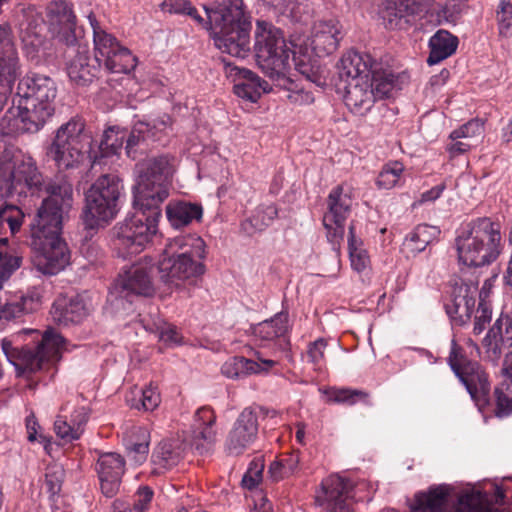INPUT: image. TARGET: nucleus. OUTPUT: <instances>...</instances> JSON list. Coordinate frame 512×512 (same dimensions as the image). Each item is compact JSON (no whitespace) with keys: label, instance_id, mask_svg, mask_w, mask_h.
I'll return each instance as SVG.
<instances>
[{"label":"nucleus","instance_id":"obj_53","mask_svg":"<svg viewBox=\"0 0 512 512\" xmlns=\"http://www.w3.org/2000/svg\"><path fill=\"white\" fill-rule=\"evenodd\" d=\"M54 431L57 437L63 440L65 443H71L78 440L80 437L74 433L73 424L64 415H58L54 422Z\"/></svg>","mask_w":512,"mask_h":512},{"label":"nucleus","instance_id":"obj_35","mask_svg":"<svg viewBox=\"0 0 512 512\" xmlns=\"http://www.w3.org/2000/svg\"><path fill=\"white\" fill-rule=\"evenodd\" d=\"M369 57L358 52H348L342 56L338 64L340 80L347 83L358 77H370L372 66L368 63Z\"/></svg>","mask_w":512,"mask_h":512},{"label":"nucleus","instance_id":"obj_31","mask_svg":"<svg viewBox=\"0 0 512 512\" xmlns=\"http://www.w3.org/2000/svg\"><path fill=\"white\" fill-rule=\"evenodd\" d=\"M203 208L200 204L186 201H170L166 206V216L172 227L179 229L193 221H200Z\"/></svg>","mask_w":512,"mask_h":512},{"label":"nucleus","instance_id":"obj_62","mask_svg":"<svg viewBox=\"0 0 512 512\" xmlns=\"http://www.w3.org/2000/svg\"><path fill=\"white\" fill-rule=\"evenodd\" d=\"M159 339L167 345H179L182 337L178 333L177 329L173 326H165L160 330Z\"/></svg>","mask_w":512,"mask_h":512},{"label":"nucleus","instance_id":"obj_57","mask_svg":"<svg viewBox=\"0 0 512 512\" xmlns=\"http://www.w3.org/2000/svg\"><path fill=\"white\" fill-rule=\"evenodd\" d=\"M63 470L61 467L54 466L49 468L45 475V485L47 491L52 495H56L61 490Z\"/></svg>","mask_w":512,"mask_h":512},{"label":"nucleus","instance_id":"obj_56","mask_svg":"<svg viewBox=\"0 0 512 512\" xmlns=\"http://www.w3.org/2000/svg\"><path fill=\"white\" fill-rule=\"evenodd\" d=\"M327 342L323 338H318L308 345L307 356L309 361L317 368H321L324 362V352Z\"/></svg>","mask_w":512,"mask_h":512},{"label":"nucleus","instance_id":"obj_10","mask_svg":"<svg viewBox=\"0 0 512 512\" xmlns=\"http://www.w3.org/2000/svg\"><path fill=\"white\" fill-rule=\"evenodd\" d=\"M254 51L263 73L273 81H285L290 69L291 50L282 31L271 22L257 20Z\"/></svg>","mask_w":512,"mask_h":512},{"label":"nucleus","instance_id":"obj_23","mask_svg":"<svg viewBox=\"0 0 512 512\" xmlns=\"http://www.w3.org/2000/svg\"><path fill=\"white\" fill-rule=\"evenodd\" d=\"M96 471L102 493L109 498L116 495L125 472L124 458L114 452L102 453L98 457Z\"/></svg>","mask_w":512,"mask_h":512},{"label":"nucleus","instance_id":"obj_18","mask_svg":"<svg viewBox=\"0 0 512 512\" xmlns=\"http://www.w3.org/2000/svg\"><path fill=\"white\" fill-rule=\"evenodd\" d=\"M10 33L8 24L0 25V111L6 104L19 75L18 56Z\"/></svg>","mask_w":512,"mask_h":512},{"label":"nucleus","instance_id":"obj_43","mask_svg":"<svg viewBox=\"0 0 512 512\" xmlns=\"http://www.w3.org/2000/svg\"><path fill=\"white\" fill-rule=\"evenodd\" d=\"M104 66L112 73H130L137 65V59L129 49L122 45L104 62Z\"/></svg>","mask_w":512,"mask_h":512},{"label":"nucleus","instance_id":"obj_20","mask_svg":"<svg viewBox=\"0 0 512 512\" xmlns=\"http://www.w3.org/2000/svg\"><path fill=\"white\" fill-rule=\"evenodd\" d=\"M152 267V260L145 257L124 271L117 282V286L121 288V295L117 301L122 302L123 298H127L129 295L152 296L155 292L151 278Z\"/></svg>","mask_w":512,"mask_h":512},{"label":"nucleus","instance_id":"obj_54","mask_svg":"<svg viewBox=\"0 0 512 512\" xmlns=\"http://www.w3.org/2000/svg\"><path fill=\"white\" fill-rule=\"evenodd\" d=\"M153 495V490L150 487H140L135 494L132 506L129 505V510L131 512H146L150 507Z\"/></svg>","mask_w":512,"mask_h":512},{"label":"nucleus","instance_id":"obj_8","mask_svg":"<svg viewBox=\"0 0 512 512\" xmlns=\"http://www.w3.org/2000/svg\"><path fill=\"white\" fill-rule=\"evenodd\" d=\"M92 142L85 123L79 118H72L56 130L47 148V156L59 170L78 169L87 161L92 164Z\"/></svg>","mask_w":512,"mask_h":512},{"label":"nucleus","instance_id":"obj_26","mask_svg":"<svg viewBox=\"0 0 512 512\" xmlns=\"http://www.w3.org/2000/svg\"><path fill=\"white\" fill-rule=\"evenodd\" d=\"M344 90L345 104L356 114L363 115L371 109L376 101L370 77L353 78L344 83Z\"/></svg>","mask_w":512,"mask_h":512},{"label":"nucleus","instance_id":"obj_49","mask_svg":"<svg viewBox=\"0 0 512 512\" xmlns=\"http://www.w3.org/2000/svg\"><path fill=\"white\" fill-rule=\"evenodd\" d=\"M155 134L152 132L151 124L144 121L137 122L126 141V153L131 156L133 150L141 143L147 141L150 138H154Z\"/></svg>","mask_w":512,"mask_h":512},{"label":"nucleus","instance_id":"obj_30","mask_svg":"<svg viewBox=\"0 0 512 512\" xmlns=\"http://www.w3.org/2000/svg\"><path fill=\"white\" fill-rule=\"evenodd\" d=\"M91 304L84 296L77 295L65 305L54 304L51 314L53 320L61 325L78 324L88 317Z\"/></svg>","mask_w":512,"mask_h":512},{"label":"nucleus","instance_id":"obj_27","mask_svg":"<svg viewBox=\"0 0 512 512\" xmlns=\"http://www.w3.org/2000/svg\"><path fill=\"white\" fill-rule=\"evenodd\" d=\"M253 335L264 343L278 341L281 349L289 347L287 337L290 331L289 315L287 312H279L270 319L264 320L252 327Z\"/></svg>","mask_w":512,"mask_h":512},{"label":"nucleus","instance_id":"obj_34","mask_svg":"<svg viewBox=\"0 0 512 512\" xmlns=\"http://www.w3.org/2000/svg\"><path fill=\"white\" fill-rule=\"evenodd\" d=\"M126 133L122 130L111 127L107 129L98 146V153L93 155L92 168L105 166L109 159L118 156L122 149Z\"/></svg>","mask_w":512,"mask_h":512},{"label":"nucleus","instance_id":"obj_29","mask_svg":"<svg viewBox=\"0 0 512 512\" xmlns=\"http://www.w3.org/2000/svg\"><path fill=\"white\" fill-rule=\"evenodd\" d=\"M276 365V361L264 359L257 355V360L247 359L241 356L229 358L221 367L224 376L231 379H240L251 374L269 371Z\"/></svg>","mask_w":512,"mask_h":512},{"label":"nucleus","instance_id":"obj_3","mask_svg":"<svg viewBox=\"0 0 512 512\" xmlns=\"http://www.w3.org/2000/svg\"><path fill=\"white\" fill-rule=\"evenodd\" d=\"M35 329H23L2 340L7 360L22 371L35 373L53 368L66 350L64 337L48 327L42 334Z\"/></svg>","mask_w":512,"mask_h":512},{"label":"nucleus","instance_id":"obj_2","mask_svg":"<svg viewBox=\"0 0 512 512\" xmlns=\"http://www.w3.org/2000/svg\"><path fill=\"white\" fill-rule=\"evenodd\" d=\"M15 106L2 119L6 133H36L55 112L57 87L48 76H25L17 86Z\"/></svg>","mask_w":512,"mask_h":512},{"label":"nucleus","instance_id":"obj_15","mask_svg":"<svg viewBox=\"0 0 512 512\" xmlns=\"http://www.w3.org/2000/svg\"><path fill=\"white\" fill-rule=\"evenodd\" d=\"M354 498L353 483L333 474L322 481L316 495V502L327 512H355L352 506Z\"/></svg>","mask_w":512,"mask_h":512},{"label":"nucleus","instance_id":"obj_55","mask_svg":"<svg viewBox=\"0 0 512 512\" xmlns=\"http://www.w3.org/2000/svg\"><path fill=\"white\" fill-rule=\"evenodd\" d=\"M368 393L357 389H338L334 392L333 399L338 403L355 404L357 401H366Z\"/></svg>","mask_w":512,"mask_h":512},{"label":"nucleus","instance_id":"obj_16","mask_svg":"<svg viewBox=\"0 0 512 512\" xmlns=\"http://www.w3.org/2000/svg\"><path fill=\"white\" fill-rule=\"evenodd\" d=\"M260 411L262 408L247 407L239 414L225 440V450L229 455H241L256 442Z\"/></svg>","mask_w":512,"mask_h":512},{"label":"nucleus","instance_id":"obj_14","mask_svg":"<svg viewBox=\"0 0 512 512\" xmlns=\"http://www.w3.org/2000/svg\"><path fill=\"white\" fill-rule=\"evenodd\" d=\"M36 251L33 259L36 270L44 275H57L70 264L71 252L63 237L31 241Z\"/></svg>","mask_w":512,"mask_h":512},{"label":"nucleus","instance_id":"obj_7","mask_svg":"<svg viewBox=\"0 0 512 512\" xmlns=\"http://www.w3.org/2000/svg\"><path fill=\"white\" fill-rule=\"evenodd\" d=\"M45 191V198L30 223L32 240L51 239L62 236L63 221L73 203V187L66 179L45 182L39 192Z\"/></svg>","mask_w":512,"mask_h":512},{"label":"nucleus","instance_id":"obj_64","mask_svg":"<svg viewBox=\"0 0 512 512\" xmlns=\"http://www.w3.org/2000/svg\"><path fill=\"white\" fill-rule=\"evenodd\" d=\"M445 189H446L445 183H440V184L432 187L431 189H429L421 194V196L418 200V203L423 204L426 202H434L442 195V193L444 192Z\"/></svg>","mask_w":512,"mask_h":512},{"label":"nucleus","instance_id":"obj_40","mask_svg":"<svg viewBox=\"0 0 512 512\" xmlns=\"http://www.w3.org/2000/svg\"><path fill=\"white\" fill-rule=\"evenodd\" d=\"M150 434L144 427H133L125 438L126 449L136 464H142L149 452Z\"/></svg>","mask_w":512,"mask_h":512},{"label":"nucleus","instance_id":"obj_48","mask_svg":"<svg viewBox=\"0 0 512 512\" xmlns=\"http://www.w3.org/2000/svg\"><path fill=\"white\" fill-rule=\"evenodd\" d=\"M404 172V166L398 161L385 164L377 177L376 184L382 189H391L398 185Z\"/></svg>","mask_w":512,"mask_h":512},{"label":"nucleus","instance_id":"obj_46","mask_svg":"<svg viewBox=\"0 0 512 512\" xmlns=\"http://www.w3.org/2000/svg\"><path fill=\"white\" fill-rule=\"evenodd\" d=\"M161 9L170 14L189 16L200 27L206 24L207 17H202L189 0H164Z\"/></svg>","mask_w":512,"mask_h":512},{"label":"nucleus","instance_id":"obj_38","mask_svg":"<svg viewBox=\"0 0 512 512\" xmlns=\"http://www.w3.org/2000/svg\"><path fill=\"white\" fill-rule=\"evenodd\" d=\"M458 39L446 30H438L429 40V65H435L450 57L457 49Z\"/></svg>","mask_w":512,"mask_h":512},{"label":"nucleus","instance_id":"obj_33","mask_svg":"<svg viewBox=\"0 0 512 512\" xmlns=\"http://www.w3.org/2000/svg\"><path fill=\"white\" fill-rule=\"evenodd\" d=\"M88 21L93 32L94 58H100V64H102L121 44L101 25L93 13L88 15Z\"/></svg>","mask_w":512,"mask_h":512},{"label":"nucleus","instance_id":"obj_28","mask_svg":"<svg viewBox=\"0 0 512 512\" xmlns=\"http://www.w3.org/2000/svg\"><path fill=\"white\" fill-rule=\"evenodd\" d=\"M234 70L236 71L234 92L238 97L254 103L263 93L270 91V85L255 72L239 67H235Z\"/></svg>","mask_w":512,"mask_h":512},{"label":"nucleus","instance_id":"obj_39","mask_svg":"<svg viewBox=\"0 0 512 512\" xmlns=\"http://www.w3.org/2000/svg\"><path fill=\"white\" fill-rule=\"evenodd\" d=\"M278 216V209L275 205H260L252 215L241 223V230L246 235H253L264 231Z\"/></svg>","mask_w":512,"mask_h":512},{"label":"nucleus","instance_id":"obj_50","mask_svg":"<svg viewBox=\"0 0 512 512\" xmlns=\"http://www.w3.org/2000/svg\"><path fill=\"white\" fill-rule=\"evenodd\" d=\"M0 220L9 225L12 234L17 233L24 220V213L22 210L14 205H6L0 208Z\"/></svg>","mask_w":512,"mask_h":512},{"label":"nucleus","instance_id":"obj_41","mask_svg":"<svg viewBox=\"0 0 512 512\" xmlns=\"http://www.w3.org/2000/svg\"><path fill=\"white\" fill-rule=\"evenodd\" d=\"M440 234V230L435 226L427 224L418 225L404 241V247L412 254H417L425 250Z\"/></svg>","mask_w":512,"mask_h":512},{"label":"nucleus","instance_id":"obj_4","mask_svg":"<svg viewBox=\"0 0 512 512\" xmlns=\"http://www.w3.org/2000/svg\"><path fill=\"white\" fill-rule=\"evenodd\" d=\"M207 20L203 28L211 30L215 46L233 57L245 58L250 51V16L242 0H223L203 6Z\"/></svg>","mask_w":512,"mask_h":512},{"label":"nucleus","instance_id":"obj_17","mask_svg":"<svg viewBox=\"0 0 512 512\" xmlns=\"http://www.w3.org/2000/svg\"><path fill=\"white\" fill-rule=\"evenodd\" d=\"M292 61L295 69L305 78L307 85H294L288 88L287 98L294 105H309L314 102V95L311 91L312 84L323 87L326 82L318 71L317 60L311 55L293 52Z\"/></svg>","mask_w":512,"mask_h":512},{"label":"nucleus","instance_id":"obj_1","mask_svg":"<svg viewBox=\"0 0 512 512\" xmlns=\"http://www.w3.org/2000/svg\"><path fill=\"white\" fill-rule=\"evenodd\" d=\"M175 171V158L160 155L140 166L134 187L135 212L114 228V247L126 258L143 251L157 233L161 205L169 196L170 180Z\"/></svg>","mask_w":512,"mask_h":512},{"label":"nucleus","instance_id":"obj_59","mask_svg":"<svg viewBox=\"0 0 512 512\" xmlns=\"http://www.w3.org/2000/svg\"><path fill=\"white\" fill-rule=\"evenodd\" d=\"M71 424H73L74 427V433L76 436L81 437V435L84 432V427L88 421V412L85 407H78L76 408L70 418H69Z\"/></svg>","mask_w":512,"mask_h":512},{"label":"nucleus","instance_id":"obj_24","mask_svg":"<svg viewBox=\"0 0 512 512\" xmlns=\"http://www.w3.org/2000/svg\"><path fill=\"white\" fill-rule=\"evenodd\" d=\"M478 293L477 284L465 283L464 281H456L450 302L445 304L447 314L459 323H465L472 315L476 296Z\"/></svg>","mask_w":512,"mask_h":512},{"label":"nucleus","instance_id":"obj_47","mask_svg":"<svg viewBox=\"0 0 512 512\" xmlns=\"http://www.w3.org/2000/svg\"><path fill=\"white\" fill-rule=\"evenodd\" d=\"M495 415L505 417L512 413V383L503 380L494 390Z\"/></svg>","mask_w":512,"mask_h":512},{"label":"nucleus","instance_id":"obj_5","mask_svg":"<svg viewBox=\"0 0 512 512\" xmlns=\"http://www.w3.org/2000/svg\"><path fill=\"white\" fill-rule=\"evenodd\" d=\"M206 244L196 234L169 239L157 262L159 277L170 287L180 288L205 273Z\"/></svg>","mask_w":512,"mask_h":512},{"label":"nucleus","instance_id":"obj_13","mask_svg":"<svg viewBox=\"0 0 512 512\" xmlns=\"http://www.w3.org/2000/svg\"><path fill=\"white\" fill-rule=\"evenodd\" d=\"M352 189L339 185L331 190L327 199L328 211L323 216L327 239L333 245L344 237L345 222L352 207Z\"/></svg>","mask_w":512,"mask_h":512},{"label":"nucleus","instance_id":"obj_42","mask_svg":"<svg viewBox=\"0 0 512 512\" xmlns=\"http://www.w3.org/2000/svg\"><path fill=\"white\" fill-rule=\"evenodd\" d=\"M128 404L135 409L153 411L161 402L157 386L150 383L144 389L134 390L127 396Z\"/></svg>","mask_w":512,"mask_h":512},{"label":"nucleus","instance_id":"obj_19","mask_svg":"<svg viewBox=\"0 0 512 512\" xmlns=\"http://www.w3.org/2000/svg\"><path fill=\"white\" fill-rule=\"evenodd\" d=\"M47 26L51 34L67 46L78 42L76 16L66 0H53L46 7Z\"/></svg>","mask_w":512,"mask_h":512},{"label":"nucleus","instance_id":"obj_51","mask_svg":"<svg viewBox=\"0 0 512 512\" xmlns=\"http://www.w3.org/2000/svg\"><path fill=\"white\" fill-rule=\"evenodd\" d=\"M483 131L484 122L481 119H472L458 129L453 130L450 134V139H470L476 136H480Z\"/></svg>","mask_w":512,"mask_h":512},{"label":"nucleus","instance_id":"obj_60","mask_svg":"<svg viewBox=\"0 0 512 512\" xmlns=\"http://www.w3.org/2000/svg\"><path fill=\"white\" fill-rule=\"evenodd\" d=\"M284 474L288 476L297 473L300 469V453L293 451L281 459Z\"/></svg>","mask_w":512,"mask_h":512},{"label":"nucleus","instance_id":"obj_6","mask_svg":"<svg viewBox=\"0 0 512 512\" xmlns=\"http://www.w3.org/2000/svg\"><path fill=\"white\" fill-rule=\"evenodd\" d=\"M455 242L461 264L469 267L489 265L500 254V225L486 217L478 218L462 228Z\"/></svg>","mask_w":512,"mask_h":512},{"label":"nucleus","instance_id":"obj_21","mask_svg":"<svg viewBox=\"0 0 512 512\" xmlns=\"http://www.w3.org/2000/svg\"><path fill=\"white\" fill-rule=\"evenodd\" d=\"M340 35L341 27L337 20H319L314 23L311 36L308 39L312 52L308 53L306 50L302 53L301 48L295 52L297 54L300 52L301 55H311L315 60L316 58L312 54L317 57L330 55L337 50L341 39Z\"/></svg>","mask_w":512,"mask_h":512},{"label":"nucleus","instance_id":"obj_52","mask_svg":"<svg viewBox=\"0 0 512 512\" xmlns=\"http://www.w3.org/2000/svg\"><path fill=\"white\" fill-rule=\"evenodd\" d=\"M497 14L499 32L502 36L509 37L512 35V3L502 1Z\"/></svg>","mask_w":512,"mask_h":512},{"label":"nucleus","instance_id":"obj_12","mask_svg":"<svg viewBox=\"0 0 512 512\" xmlns=\"http://www.w3.org/2000/svg\"><path fill=\"white\" fill-rule=\"evenodd\" d=\"M447 362L478 408L480 410L486 408L489 405L490 394L488 375L478 362L466 357L464 349L455 339L451 341Z\"/></svg>","mask_w":512,"mask_h":512},{"label":"nucleus","instance_id":"obj_45","mask_svg":"<svg viewBox=\"0 0 512 512\" xmlns=\"http://www.w3.org/2000/svg\"><path fill=\"white\" fill-rule=\"evenodd\" d=\"M181 452L170 441H162L152 454V462L159 469H170L178 464Z\"/></svg>","mask_w":512,"mask_h":512},{"label":"nucleus","instance_id":"obj_22","mask_svg":"<svg viewBox=\"0 0 512 512\" xmlns=\"http://www.w3.org/2000/svg\"><path fill=\"white\" fill-rule=\"evenodd\" d=\"M22 14L23 20L19 24V37L24 51L28 56L34 57L46 39L45 20L34 6L23 9Z\"/></svg>","mask_w":512,"mask_h":512},{"label":"nucleus","instance_id":"obj_58","mask_svg":"<svg viewBox=\"0 0 512 512\" xmlns=\"http://www.w3.org/2000/svg\"><path fill=\"white\" fill-rule=\"evenodd\" d=\"M267 6L271 7L278 15L294 17L296 0H262Z\"/></svg>","mask_w":512,"mask_h":512},{"label":"nucleus","instance_id":"obj_11","mask_svg":"<svg viewBox=\"0 0 512 512\" xmlns=\"http://www.w3.org/2000/svg\"><path fill=\"white\" fill-rule=\"evenodd\" d=\"M122 185L112 174H103L86 193L85 221L91 228L112 220L118 212Z\"/></svg>","mask_w":512,"mask_h":512},{"label":"nucleus","instance_id":"obj_36","mask_svg":"<svg viewBox=\"0 0 512 512\" xmlns=\"http://www.w3.org/2000/svg\"><path fill=\"white\" fill-rule=\"evenodd\" d=\"M216 415L210 407H201L194 414L192 434L195 442L203 441L212 445L216 441Z\"/></svg>","mask_w":512,"mask_h":512},{"label":"nucleus","instance_id":"obj_9","mask_svg":"<svg viewBox=\"0 0 512 512\" xmlns=\"http://www.w3.org/2000/svg\"><path fill=\"white\" fill-rule=\"evenodd\" d=\"M43 185V175L36 161L12 144L0 147V200L13 191L39 192Z\"/></svg>","mask_w":512,"mask_h":512},{"label":"nucleus","instance_id":"obj_63","mask_svg":"<svg viewBox=\"0 0 512 512\" xmlns=\"http://www.w3.org/2000/svg\"><path fill=\"white\" fill-rule=\"evenodd\" d=\"M261 479L262 467L260 469H258L257 466L255 467V469L249 468V470L245 473V475L242 478V485L243 487L251 490L258 485Z\"/></svg>","mask_w":512,"mask_h":512},{"label":"nucleus","instance_id":"obj_25","mask_svg":"<svg viewBox=\"0 0 512 512\" xmlns=\"http://www.w3.org/2000/svg\"><path fill=\"white\" fill-rule=\"evenodd\" d=\"M68 48L75 53L67 67L69 78L77 85L84 86L91 83L100 71V58L91 57L86 45L77 43Z\"/></svg>","mask_w":512,"mask_h":512},{"label":"nucleus","instance_id":"obj_61","mask_svg":"<svg viewBox=\"0 0 512 512\" xmlns=\"http://www.w3.org/2000/svg\"><path fill=\"white\" fill-rule=\"evenodd\" d=\"M481 306L482 305L480 304L477 309V315L475 316L473 327V334L476 336L480 335L484 331L486 324L491 320V313L486 308H481Z\"/></svg>","mask_w":512,"mask_h":512},{"label":"nucleus","instance_id":"obj_44","mask_svg":"<svg viewBox=\"0 0 512 512\" xmlns=\"http://www.w3.org/2000/svg\"><path fill=\"white\" fill-rule=\"evenodd\" d=\"M348 250L353 270L360 273L369 268L370 257L363 247L362 240L356 238L352 225L349 227Z\"/></svg>","mask_w":512,"mask_h":512},{"label":"nucleus","instance_id":"obj_37","mask_svg":"<svg viewBox=\"0 0 512 512\" xmlns=\"http://www.w3.org/2000/svg\"><path fill=\"white\" fill-rule=\"evenodd\" d=\"M370 80L373 83V94L377 99L392 97L402 89L406 80L405 75L395 74L390 70H371Z\"/></svg>","mask_w":512,"mask_h":512},{"label":"nucleus","instance_id":"obj_32","mask_svg":"<svg viewBox=\"0 0 512 512\" xmlns=\"http://www.w3.org/2000/svg\"><path fill=\"white\" fill-rule=\"evenodd\" d=\"M434 0H390L383 18L388 21L390 28L398 25V20L405 16L427 12Z\"/></svg>","mask_w":512,"mask_h":512}]
</instances>
